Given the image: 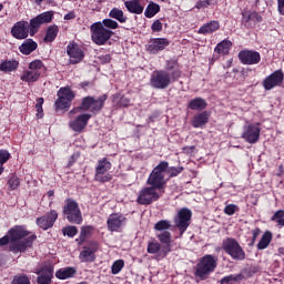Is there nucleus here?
I'll list each match as a JSON object with an SVG mask.
<instances>
[{"mask_svg": "<svg viewBox=\"0 0 284 284\" xmlns=\"http://www.w3.org/2000/svg\"><path fill=\"white\" fill-rule=\"evenodd\" d=\"M181 79V67L175 60H168L165 70H155L151 73L150 85L154 90H165L171 83Z\"/></svg>", "mask_w": 284, "mask_h": 284, "instance_id": "1", "label": "nucleus"}, {"mask_svg": "<svg viewBox=\"0 0 284 284\" xmlns=\"http://www.w3.org/2000/svg\"><path fill=\"white\" fill-rule=\"evenodd\" d=\"M219 265V257L212 254H206L200 258L195 265L194 276L200 278V281H206L210 278V274H214Z\"/></svg>", "mask_w": 284, "mask_h": 284, "instance_id": "2", "label": "nucleus"}, {"mask_svg": "<svg viewBox=\"0 0 284 284\" xmlns=\"http://www.w3.org/2000/svg\"><path fill=\"white\" fill-rule=\"evenodd\" d=\"M169 163L165 161H162L156 165L152 172L150 173L146 183L154 187L155 190H159L163 193L165 190V185H168V180H165V173L168 172Z\"/></svg>", "mask_w": 284, "mask_h": 284, "instance_id": "3", "label": "nucleus"}, {"mask_svg": "<svg viewBox=\"0 0 284 284\" xmlns=\"http://www.w3.org/2000/svg\"><path fill=\"white\" fill-rule=\"evenodd\" d=\"M91 30V39L95 45H105L110 39H112V30L105 29L101 21L94 22L90 27Z\"/></svg>", "mask_w": 284, "mask_h": 284, "instance_id": "4", "label": "nucleus"}, {"mask_svg": "<svg viewBox=\"0 0 284 284\" xmlns=\"http://www.w3.org/2000/svg\"><path fill=\"white\" fill-rule=\"evenodd\" d=\"M63 214L69 223H75V225H81V223H83L81 209L79 207V203H77L74 200H67L63 206Z\"/></svg>", "mask_w": 284, "mask_h": 284, "instance_id": "5", "label": "nucleus"}, {"mask_svg": "<svg viewBox=\"0 0 284 284\" xmlns=\"http://www.w3.org/2000/svg\"><path fill=\"white\" fill-rule=\"evenodd\" d=\"M222 250H224V252L229 254L233 261H245V251H243L241 244H239L236 240L232 237L223 241Z\"/></svg>", "mask_w": 284, "mask_h": 284, "instance_id": "6", "label": "nucleus"}, {"mask_svg": "<svg viewBox=\"0 0 284 284\" xmlns=\"http://www.w3.org/2000/svg\"><path fill=\"white\" fill-rule=\"evenodd\" d=\"M163 196V192L159 191V189H154V186H145L140 191L138 196V203L140 205H150L154 203V201H159Z\"/></svg>", "mask_w": 284, "mask_h": 284, "instance_id": "7", "label": "nucleus"}, {"mask_svg": "<svg viewBox=\"0 0 284 284\" xmlns=\"http://www.w3.org/2000/svg\"><path fill=\"white\" fill-rule=\"evenodd\" d=\"M52 19H54V11H45L31 19L29 23L30 37H34L39 32V28L44 23H52Z\"/></svg>", "mask_w": 284, "mask_h": 284, "instance_id": "8", "label": "nucleus"}, {"mask_svg": "<svg viewBox=\"0 0 284 284\" xmlns=\"http://www.w3.org/2000/svg\"><path fill=\"white\" fill-rule=\"evenodd\" d=\"M192 221V211L190 209H181L178 211V214L174 217V225L180 231V234L183 235L187 232L190 223Z\"/></svg>", "mask_w": 284, "mask_h": 284, "instance_id": "9", "label": "nucleus"}, {"mask_svg": "<svg viewBox=\"0 0 284 284\" xmlns=\"http://www.w3.org/2000/svg\"><path fill=\"white\" fill-rule=\"evenodd\" d=\"M110 170H112V163L108 161V159L103 158L98 161V165L95 166V181L100 183H108V181L112 180L110 175Z\"/></svg>", "mask_w": 284, "mask_h": 284, "instance_id": "10", "label": "nucleus"}, {"mask_svg": "<svg viewBox=\"0 0 284 284\" xmlns=\"http://www.w3.org/2000/svg\"><path fill=\"white\" fill-rule=\"evenodd\" d=\"M108 100V95H102L98 99H94L93 97H87L82 100L81 110L89 112H100V110L103 109V105L105 101Z\"/></svg>", "mask_w": 284, "mask_h": 284, "instance_id": "11", "label": "nucleus"}, {"mask_svg": "<svg viewBox=\"0 0 284 284\" xmlns=\"http://www.w3.org/2000/svg\"><path fill=\"white\" fill-rule=\"evenodd\" d=\"M128 223V217L121 213H112L106 220L109 232H121Z\"/></svg>", "mask_w": 284, "mask_h": 284, "instance_id": "12", "label": "nucleus"}, {"mask_svg": "<svg viewBox=\"0 0 284 284\" xmlns=\"http://www.w3.org/2000/svg\"><path fill=\"white\" fill-rule=\"evenodd\" d=\"M242 139L246 141V143H258V139H261V126L258 124H247L243 128Z\"/></svg>", "mask_w": 284, "mask_h": 284, "instance_id": "13", "label": "nucleus"}, {"mask_svg": "<svg viewBox=\"0 0 284 284\" xmlns=\"http://www.w3.org/2000/svg\"><path fill=\"white\" fill-rule=\"evenodd\" d=\"M67 54L69 57V62L73 65L77 63H81L83 61V58L85 57L83 49L74 42H70L67 45Z\"/></svg>", "mask_w": 284, "mask_h": 284, "instance_id": "14", "label": "nucleus"}, {"mask_svg": "<svg viewBox=\"0 0 284 284\" xmlns=\"http://www.w3.org/2000/svg\"><path fill=\"white\" fill-rule=\"evenodd\" d=\"M34 241H37V235H30L22 240H16V242H10L9 250L14 254H18V252H26V250L32 247V243H34Z\"/></svg>", "mask_w": 284, "mask_h": 284, "instance_id": "15", "label": "nucleus"}, {"mask_svg": "<svg viewBox=\"0 0 284 284\" xmlns=\"http://www.w3.org/2000/svg\"><path fill=\"white\" fill-rule=\"evenodd\" d=\"M58 219L59 213H57L55 210H51L44 216L38 217L36 223L41 230H50V227H53L54 223H57Z\"/></svg>", "mask_w": 284, "mask_h": 284, "instance_id": "16", "label": "nucleus"}, {"mask_svg": "<svg viewBox=\"0 0 284 284\" xmlns=\"http://www.w3.org/2000/svg\"><path fill=\"white\" fill-rule=\"evenodd\" d=\"M239 59L244 65H256L261 63V53L258 51L244 50L239 53Z\"/></svg>", "mask_w": 284, "mask_h": 284, "instance_id": "17", "label": "nucleus"}, {"mask_svg": "<svg viewBox=\"0 0 284 284\" xmlns=\"http://www.w3.org/2000/svg\"><path fill=\"white\" fill-rule=\"evenodd\" d=\"M170 45V40L165 38H153L149 41L146 47L150 54H159V52L165 50Z\"/></svg>", "mask_w": 284, "mask_h": 284, "instance_id": "18", "label": "nucleus"}, {"mask_svg": "<svg viewBox=\"0 0 284 284\" xmlns=\"http://www.w3.org/2000/svg\"><path fill=\"white\" fill-rule=\"evenodd\" d=\"M99 250V244L91 243L90 246H84L80 252L79 258L82 263H94L97 258V251Z\"/></svg>", "mask_w": 284, "mask_h": 284, "instance_id": "19", "label": "nucleus"}, {"mask_svg": "<svg viewBox=\"0 0 284 284\" xmlns=\"http://www.w3.org/2000/svg\"><path fill=\"white\" fill-rule=\"evenodd\" d=\"M28 33L30 34V24L28 21H19L11 29V34L14 39H28Z\"/></svg>", "mask_w": 284, "mask_h": 284, "instance_id": "20", "label": "nucleus"}, {"mask_svg": "<svg viewBox=\"0 0 284 284\" xmlns=\"http://www.w3.org/2000/svg\"><path fill=\"white\" fill-rule=\"evenodd\" d=\"M38 284H52V277L54 276V267L52 265H44L40 271L37 272Z\"/></svg>", "mask_w": 284, "mask_h": 284, "instance_id": "21", "label": "nucleus"}, {"mask_svg": "<svg viewBox=\"0 0 284 284\" xmlns=\"http://www.w3.org/2000/svg\"><path fill=\"white\" fill-rule=\"evenodd\" d=\"M283 79H284L283 71L277 70L264 80L263 87L266 90H273V88H276V85H281L283 83Z\"/></svg>", "mask_w": 284, "mask_h": 284, "instance_id": "22", "label": "nucleus"}, {"mask_svg": "<svg viewBox=\"0 0 284 284\" xmlns=\"http://www.w3.org/2000/svg\"><path fill=\"white\" fill-rule=\"evenodd\" d=\"M90 121V114L84 113L70 121L69 125L74 132H82Z\"/></svg>", "mask_w": 284, "mask_h": 284, "instance_id": "23", "label": "nucleus"}, {"mask_svg": "<svg viewBox=\"0 0 284 284\" xmlns=\"http://www.w3.org/2000/svg\"><path fill=\"white\" fill-rule=\"evenodd\" d=\"M159 241H161L164 245L162 246V256H168L170 252H172V234L168 231H164L158 234Z\"/></svg>", "mask_w": 284, "mask_h": 284, "instance_id": "24", "label": "nucleus"}, {"mask_svg": "<svg viewBox=\"0 0 284 284\" xmlns=\"http://www.w3.org/2000/svg\"><path fill=\"white\" fill-rule=\"evenodd\" d=\"M10 236V243L21 241L28 236V230L24 226H14L8 232Z\"/></svg>", "mask_w": 284, "mask_h": 284, "instance_id": "25", "label": "nucleus"}, {"mask_svg": "<svg viewBox=\"0 0 284 284\" xmlns=\"http://www.w3.org/2000/svg\"><path fill=\"white\" fill-rule=\"evenodd\" d=\"M220 28H221V23H220L219 21H216V20H212V21H210V22L203 24V26L199 29L197 33H199V34H204V36H205V34H214V32H216L217 30H220Z\"/></svg>", "mask_w": 284, "mask_h": 284, "instance_id": "26", "label": "nucleus"}, {"mask_svg": "<svg viewBox=\"0 0 284 284\" xmlns=\"http://www.w3.org/2000/svg\"><path fill=\"white\" fill-rule=\"evenodd\" d=\"M124 6L132 14H143L144 8L141 4V0H128L124 2Z\"/></svg>", "mask_w": 284, "mask_h": 284, "instance_id": "27", "label": "nucleus"}, {"mask_svg": "<svg viewBox=\"0 0 284 284\" xmlns=\"http://www.w3.org/2000/svg\"><path fill=\"white\" fill-rule=\"evenodd\" d=\"M37 48H39V44H37V42L32 39H27L20 47L19 50L21 52V54H32V52H34V50H37Z\"/></svg>", "mask_w": 284, "mask_h": 284, "instance_id": "28", "label": "nucleus"}, {"mask_svg": "<svg viewBox=\"0 0 284 284\" xmlns=\"http://www.w3.org/2000/svg\"><path fill=\"white\" fill-rule=\"evenodd\" d=\"M74 274H77V268H74L72 266L63 267L55 272V276L60 281H65L68 278H72V276H74Z\"/></svg>", "mask_w": 284, "mask_h": 284, "instance_id": "29", "label": "nucleus"}, {"mask_svg": "<svg viewBox=\"0 0 284 284\" xmlns=\"http://www.w3.org/2000/svg\"><path fill=\"white\" fill-rule=\"evenodd\" d=\"M272 239H274L272 232H264L256 245L257 250H267L270 247V243H272Z\"/></svg>", "mask_w": 284, "mask_h": 284, "instance_id": "30", "label": "nucleus"}, {"mask_svg": "<svg viewBox=\"0 0 284 284\" xmlns=\"http://www.w3.org/2000/svg\"><path fill=\"white\" fill-rule=\"evenodd\" d=\"M210 121V115L207 112L197 113L193 116L192 125L193 128H203Z\"/></svg>", "mask_w": 284, "mask_h": 284, "instance_id": "31", "label": "nucleus"}, {"mask_svg": "<svg viewBox=\"0 0 284 284\" xmlns=\"http://www.w3.org/2000/svg\"><path fill=\"white\" fill-rule=\"evenodd\" d=\"M70 105H72V100L64 98L63 95H58V99L54 102V108L57 111L59 110H70Z\"/></svg>", "mask_w": 284, "mask_h": 284, "instance_id": "32", "label": "nucleus"}, {"mask_svg": "<svg viewBox=\"0 0 284 284\" xmlns=\"http://www.w3.org/2000/svg\"><path fill=\"white\" fill-rule=\"evenodd\" d=\"M70 105H72V100L64 98L63 95H58V99L54 102V108L57 111L59 110H70Z\"/></svg>", "mask_w": 284, "mask_h": 284, "instance_id": "33", "label": "nucleus"}, {"mask_svg": "<svg viewBox=\"0 0 284 284\" xmlns=\"http://www.w3.org/2000/svg\"><path fill=\"white\" fill-rule=\"evenodd\" d=\"M190 110H205L207 108V101L203 98H194L189 102Z\"/></svg>", "mask_w": 284, "mask_h": 284, "instance_id": "34", "label": "nucleus"}, {"mask_svg": "<svg viewBox=\"0 0 284 284\" xmlns=\"http://www.w3.org/2000/svg\"><path fill=\"white\" fill-rule=\"evenodd\" d=\"M19 68L16 60H6L0 63V72H14Z\"/></svg>", "mask_w": 284, "mask_h": 284, "instance_id": "35", "label": "nucleus"}, {"mask_svg": "<svg viewBox=\"0 0 284 284\" xmlns=\"http://www.w3.org/2000/svg\"><path fill=\"white\" fill-rule=\"evenodd\" d=\"M59 34V27L57 24H52L48 27L45 37H44V42L45 43H52L54 39H57V36Z\"/></svg>", "mask_w": 284, "mask_h": 284, "instance_id": "36", "label": "nucleus"}, {"mask_svg": "<svg viewBox=\"0 0 284 284\" xmlns=\"http://www.w3.org/2000/svg\"><path fill=\"white\" fill-rule=\"evenodd\" d=\"M41 75H39L38 72H34L29 69L22 73L21 81H24L26 83H34L39 81Z\"/></svg>", "mask_w": 284, "mask_h": 284, "instance_id": "37", "label": "nucleus"}, {"mask_svg": "<svg viewBox=\"0 0 284 284\" xmlns=\"http://www.w3.org/2000/svg\"><path fill=\"white\" fill-rule=\"evenodd\" d=\"M231 48L232 41L225 39L217 43V45L215 47V52H217V54H229Z\"/></svg>", "mask_w": 284, "mask_h": 284, "instance_id": "38", "label": "nucleus"}, {"mask_svg": "<svg viewBox=\"0 0 284 284\" xmlns=\"http://www.w3.org/2000/svg\"><path fill=\"white\" fill-rule=\"evenodd\" d=\"M29 70H31V72H37L39 77H41V74L45 72V64H43V61L41 60H33L29 63Z\"/></svg>", "mask_w": 284, "mask_h": 284, "instance_id": "39", "label": "nucleus"}, {"mask_svg": "<svg viewBox=\"0 0 284 284\" xmlns=\"http://www.w3.org/2000/svg\"><path fill=\"white\" fill-rule=\"evenodd\" d=\"M109 17H111V19H115L120 23H125V21H128V17H125V13H123V10L119 8H113L109 12Z\"/></svg>", "mask_w": 284, "mask_h": 284, "instance_id": "40", "label": "nucleus"}, {"mask_svg": "<svg viewBox=\"0 0 284 284\" xmlns=\"http://www.w3.org/2000/svg\"><path fill=\"white\" fill-rule=\"evenodd\" d=\"M113 104L116 108H128L130 105V99L123 97L121 93H116L113 95Z\"/></svg>", "mask_w": 284, "mask_h": 284, "instance_id": "41", "label": "nucleus"}, {"mask_svg": "<svg viewBox=\"0 0 284 284\" xmlns=\"http://www.w3.org/2000/svg\"><path fill=\"white\" fill-rule=\"evenodd\" d=\"M159 12H161V7L155 2H150L145 9L144 14L146 19H152V17L159 14Z\"/></svg>", "mask_w": 284, "mask_h": 284, "instance_id": "42", "label": "nucleus"}, {"mask_svg": "<svg viewBox=\"0 0 284 284\" xmlns=\"http://www.w3.org/2000/svg\"><path fill=\"white\" fill-rule=\"evenodd\" d=\"M243 278H245L243 274H236V275L231 274L223 277L220 283L221 284H239L241 281H243Z\"/></svg>", "mask_w": 284, "mask_h": 284, "instance_id": "43", "label": "nucleus"}, {"mask_svg": "<svg viewBox=\"0 0 284 284\" xmlns=\"http://www.w3.org/2000/svg\"><path fill=\"white\" fill-rule=\"evenodd\" d=\"M58 97H63L64 99H68L69 101H74L77 93L70 89V87L60 88L58 91Z\"/></svg>", "mask_w": 284, "mask_h": 284, "instance_id": "44", "label": "nucleus"}, {"mask_svg": "<svg viewBox=\"0 0 284 284\" xmlns=\"http://www.w3.org/2000/svg\"><path fill=\"white\" fill-rule=\"evenodd\" d=\"M149 254H159V256H163V246L159 242H150L148 245Z\"/></svg>", "mask_w": 284, "mask_h": 284, "instance_id": "45", "label": "nucleus"}, {"mask_svg": "<svg viewBox=\"0 0 284 284\" xmlns=\"http://www.w3.org/2000/svg\"><path fill=\"white\" fill-rule=\"evenodd\" d=\"M102 28H105L106 30H116L119 28V22L112 20V19H104L103 21H100Z\"/></svg>", "mask_w": 284, "mask_h": 284, "instance_id": "46", "label": "nucleus"}, {"mask_svg": "<svg viewBox=\"0 0 284 284\" xmlns=\"http://www.w3.org/2000/svg\"><path fill=\"white\" fill-rule=\"evenodd\" d=\"M171 226L172 224L170 223V221L162 220L155 223L154 230H156L158 232H165V230H170Z\"/></svg>", "mask_w": 284, "mask_h": 284, "instance_id": "47", "label": "nucleus"}, {"mask_svg": "<svg viewBox=\"0 0 284 284\" xmlns=\"http://www.w3.org/2000/svg\"><path fill=\"white\" fill-rule=\"evenodd\" d=\"M62 234L69 236V239H74V236L79 234V229H77V226H67L62 229Z\"/></svg>", "mask_w": 284, "mask_h": 284, "instance_id": "48", "label": "nucleus"}, {"mask_svg": "<svg viewBox=\"0 0 284 284\" xmlns=\"http://www.w3.org/2000/svg\"><path fill=\"white\" fill-rule=\"evenodd\" d=\"M93 232H94V226L92 225L82 226L80 236L88 241L89 236H92Z\"/></svg>", "mask_w": 284, "mask_h": 284, "instance_id": "49", "label": "nucleus"}, {"mask_svg": "<svg viewBox=\"0 0 284 284\" xmlns=\"http://www.w3.org/2000/svg\"><path fill=\"white\" fill-rule=\"evenodd\" d=\"M11 284H30V277L23 274L16 275Z\"/></svg>", "mask_w": 284, "mask_h": 284, "instance_id": "50", "label": "nucleus"}, {"mask_svg": "<svg viewBox=\"0 0 284 284\" xmlns=\"http://www.w3.org/2000/svg\"><path fill=\"white\" fill-rule=\"evenodd\" d=\"M271 221H275V223H277V225L283 227L284 226V211L280 210V211L275 212V214L272 216Z\"/></svg>", "mask_w": 284, "mask_h": 284, "instance_id": "51", "label": "nucleus"}, {"mask_svg": "<svg viewBox=\"0 0 284 284\" xmlns=\"http://www.w3.org/2000/svg\"><path fill=\"white\" fill-rule=\"evenodd\" d=\"M9 190L14 191L21 185V180L17 175H12L8 180Z\"/></svg>", "mask_w": 284, "mask_h": 284, "instance_id": "52", "label": "nucleus"}, {"mask_svg": "<svg viewBox=\"0 0 284 284\" xmlns=\"http://www.w3.org/2000/svg\"><path fill=\"white\" fill-rule=\"evenodd\" d=\"M123 267H125V262L123 260H118L112 264L111 272L112 274H119Z\"/></svg>", "mask_w": 284, "mask_h": 284, "instance_id": "53", "label": "nucleus"}, {"mask_svg": "<svg viewBox=\"0 0 284 284\" xmlns=\"http://www.w3.org/2000/svg\"><path fill=\"white\" fill-rule=\"evenodd\" d=\"M166 172L169 174L170 179H173V176H179L181 172H183V166H168Z\"/></svg>", "mask_w": 284, "mask_h": 284, "instance_id": "54", "label": "nucleus"}, {"mask_svg": "<svg viewBox=\"0 0 284 284\" xmlns=\"http://www.w3.org/2000/svg\"><path fill=\"white\" fill-rule=\"evenodd\" d=\"M214 3H216V0H200L196 2L195 8L201 10V8H210V6H214Z\"/></svg>", "mask_w": 284, "mask_h": 284, "instance_id": "55", "label": "nucleus"}, {"mask_svg": "<svg viewBox=\"0 0 284 284\" xmlns=\"http://www.w3.org/2000/svg\"><path fill=\"white\" fill-rule=\"evenodd\" d=\"M36 110L38 112L37 118L38 119H43V98H39L37 100Z\"/></svg>", "mask_w": 284, "mask_h": 284, "instance_id": "56", "label": "nucleus"}, {"mask_svg": "<svg viewBox=\"0 0 284 284\" xmlns=\"http://www.w3.org/2000/svg\"><path fill=\"white\" fill-rule=\"evenodd\" d=\"M236 212H239V206H236L235 204H227L224 207V213L227 214V216H234Z\"/></svg>", "mask_w": 284, "mask_h": 284, "instance_id": "57", "label": "nucleus"}, {"mask_svg": "<svg viewBox=\"0 0 284 284\" xmlns=\"http://www.w3.org/2000/svg\"><path fill=\"white\" fill-rule=\"evenodd\" d=\"M10 161V152L7 150H0V165L8 163Z\"/></svg>", "mask_w": 284, "mask_h": 284, "instance_id": "58", "label": "nucleus"}, {"mask_svg": "<svg viewBox=\"0 0 284 284\" xmlns=\"http://www.w3.org/2000/svg\"><path fill=\"white\" fill-rule=\"evenodd\" d=\"M261 229L258 227H255L252 230V242H251V245H254V243H256V239H258L261 236Z\"/></svg>", "mask_w": 284, "mask_h": 284, "instance_id": "59", "label": "nucleus"}, {"mask_svg": "<svg viewBox=\"0 0 284 284\" xmlns=\"http://www.w3.org/2000/svg\"><path fill=\"white\" fill-rule=\"evenodd\" d=\"M151 29L153 32H161V30H163V23H161L160 20H155L152 26Z\"/></svg>", "mask_w": 284, "mask_h": 284, "instance_id": "60", "label": "nucleus"}, {"mask_svg": "<svg viewBox=\"0 0 284 284\" xmlns=\"http://www.w3.org/2000/svg\"><path fill=\"white\" fill-rule=\"evenodd\" d=\"M242 21L243 23H250L252 21V11L242 12Z\"/></svg>", "mask_w": 284, "mask_h": 284, "instance_id": "61", "label": "nucleus"}, {"mask_svg": "<svg viewBox=\"0 0 284 284\" xmlns=\"http://www.w3.org/2000/svg\"><path fill=\"white\" fill-rule=\"evenodd\" d=\"M251 21H257V23H261V21H263V18L261 17V14H258V12L251 11Z\"/></svg>", "mask_w": 284, "mask_h": 284, "instance_id": "62", "label": "nucleus"}, {"mask_svg": "<svg viewBox=\"0 0 284 284\" xmlns=\"http://www.w3.org/2000/svg\"><path fill=\"white\" fill-rule=\"evenodd\" d=\"M277 12L284 17V0H277Z\"/></svg>", "mask_w": 284, "mask_h": 284, "instance_id": "63", "label": "nucleus"}, {"mask_svg": "<svg viewBox=\"0 0 284 284\" xmlns=\"http://www.w3.org/2000/svg\"><path fill=\"white\" fill-rule=\"evenodd\" d=\"M8 243L10 244V234L8 233V235H4L3 237L0 239V245H8Z\"/></svg>", "mask_w": 284, "mask_h": 284, "instance_id": "64", "label": "nucleus"}]
</instances>
